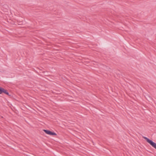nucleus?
<instances>
[{"instance_id":"1","label":"nucleus","mask_w":156,"mask_h":156,"mask_svg":"<svg viewBox=\"0 0 156 156\" xmlns=\"http://www.w3.org/2000/svg\"><path fill=\"white\" fill-rule=\"evenodd\" d=\"M142 137L153 147L156 149V143H155L152 140L145 136H142Z\"/></svg>"},{"instance_id":"2","label":"nucleus","mask_w":156,"mask_h":156,"mask_svg":"<svg viewBox=\"0 0 156 156\" xmlns=\"http://www.w3.org/2000/svg\"><path fill=\"white\" fill-rule=\"evenodd\" d=\"M43 131L46 134L52 136H56L57 135V134L54 132L51 131L49 130L43 129Z\"/></svg>"},{"instance_id":"3","label":"nucleus","mask_w":156,"mask_h":156,"mask_svg":"<svg viewBox=\"0 0 156 156\" xmlns=\"http://www.w3.org/2000/svg\"><path fill=\"white\" fill-rule=\"evenodd\" d=\"M3 93L6 94V95L8 96L10 98H11L13 97V95L11 93L10 94H9V93L8 91L5 89Z\"/></svg>"},{"instance_id":"4","label":"nucleus","mask_w":156,"mask_h":156,"mask_svg":"<svg viewBox=\"0 0 156 156\" xmlns=\"http://www.w3.org/2000/svg\"><path fill=\"white\" fill-rule=\"evenodd\" d=\"M5 89L0 86V94L3 93Z\"/></svg>"},{"instance_id":"5","label":"nucleus","mask_w":156,"mask_h":156,"mask_svg":"<svg viewBox=\"0 0 156 156\" xmlns=\"http://www.w3.org/2000/svg\"><path fill=\"white\" fill-rule=\"evenodd\" d=\"M17 22L18 23V24L19 25H21L23 23V22L22 21H20L18 22V21H17Z\"/></svg>"},{"instance_id":"6","label":"nucleus","mask_w":156,"mask_h":156,"mask_svg":"<svg viewBox=\"0 0 156 156\" xmlns=\"http://www.w3.org/2000/svg\"><path fill=\"white\" fill-rule=\"evenodd\" d=\"M42 73H45V71H43Z\"/></svg>"}]
</instances>
